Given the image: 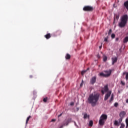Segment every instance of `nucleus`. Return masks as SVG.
Masks as SVG:
<instances>
[{"label":"nucleus","mask_w":128,"mask_h":128,"mask_svg":"<svg viewBox=\"0 0 128 128\" xmlns=\"http://www.w3.org/2000/svg\"><path fill=\"white\" fill-rule=\"evenodd\" d=\"M99 100L100 94H92L88 96V103L91 104L92 107H94L96 106Z\"/></svg>","instance_id":"obj_1"},{"label":"nucleus","mask_w":128,"mask_h":128,"mask_svg":"<svg viewBox=\"0 0 128 128\" xmlns=\"http://www.w3.org/2000/svg\"><path fill=\"white\" fill-rule=\"evenodd\" d=\"M128 22V16L127 14L123 15L120 19V22H118V26L121 28H124L126 26Z\"/></svg>","instance_id":"obj_2"},{"label":"nucleus","mask_w":128,"mask_h":128,"mask_svg":"<svg viewBox=\"0 0 128 128\" xmlns=\"http://www.w3.org/2000/svg\"><path fill=\"white\" fill-rule=\"evenodd\" d=\"M106 72H107V74H104L103 72H101L100 74V76H103L104 78H108L112 74V70H110L109 71H106Z\"/></svg>","instance_id":"obj_3"},{"label":"nucleus","mask_w":128,"mask_h":128,"mask_svg":"<svg viewBox=\"0 0 128 128\" xmlns=\"http://www.w3.org/2000/svg\"><path fill=\"white\" fill-rule=\"evenodd\" d=\"M84 12H92L94 10V7L91 6H85L83 8Z\"/></svg>","instance_id":"obj_4"},{"label":"nucleus","mask_w":128,"mask_h":128,"mask_svg":"<svg viewBox=\"0 0 128 128\" xmlns=\"http://www.w3.org/2000/svg\"><path fill=\"white\" fill-rule=\"evenodd\" d=\"M118 18H120V14H114V17L113 24H115L116 22H118Z\"/></svg>","instance_id":"obj_5"},{"label":"nucleus","mask_w":128,"mask_h":128,"mask_svg":"<svg viewBox=\"0 0 128 128\" xmlns=\"http://www.w3.org/2000/svg\"><path fill=\"white\" fill-rule=\"evenodd\" d=\"M96 82V76H94L92 77L90 80V84H94Z\"/></svg>","instance_id":"obj_6"},{"label":"nucleus","mask_w":128,"mask_h":128,"mask_svg":"<svg viewBox=\"0 0 128 128\" xmlns=\"http://www.w3.org/2000/svg\"><path fill=\"white\" fill-rule=\"evenodd\" d=\"M110 94H112V91L110 90L105 95L104 100H108V98L110 96Z\"/></svg>","instance_id":"obj_7"},{"label":"nucleus","mask_w":128,"mask_h":128,"mask_svg":"<svg viewBox=\"0 0 128 128\" xmlns=\"http://www.w3.org/2000/svg\"><path fill=\"white\" fill-rule=\"evenodd\" d=\"M100 119L106 122V120L108 119V116L106 114H102L100 116Z\"/></svg>","instance_id":"obj_8"},{"label":"nucleus","mask_w":128,"mask_h":128,"mask_svg":"<svg viewBox=\"0 0 128 128\" xmlns=\"http://www.w3.org/2000/svg\"><path fill=\"white\" fill-rule=\"evenodd\" d=\"M112 66H114V64H116V62H118V57L112 58Z\"/></svg>","instance_id":"obj_9"},{"label":"nucleus","mask_w":128,"mask_h":128,"mask_svg":"<svg viewBox=\"0 0 128 128\" xmlns=\"http://www.w3.org/2000/svg\"><path fill=\"white\" fill-rule=\"evenodd\" d=\"M126 113L124 111H122L120 112L119 116H120V118H124V116H126Z\"/></svg>","instance_id":"obj_10"},{"label":"nucleus","mask_w":128,"mask_h":128,"mask_svg":"<svg viewBox=\"0 0 128 128\" xmlns=\"http://www.w3.org/2000/svg\"><path fill=\"white\" fill-rule=\"evenodd\" d=\"M44 38H46V40H48L50 38H52V35L48 33L44 35Z\"/></svg>","instance_id":"obj_11"},{"label":"nucleus","mask_w":128,"mask_h":128,"mask_svg":"<svg viewBox=\"0 0 128 128\" xmlns=\"http://www.w3.org/2000/svg\"><path fill=\"white\" fill-rule=\"evenodd\" d=\"M106 121L100 118V120H99V124L100 126H104V122Z\"/></svg>","instance_id":"obj_12"},{"label":"nucleus","mask_w":128,"mask_h":128,"mask_svg":"<svg viewBox=\"0 0 128 128\" xmlns=\"http://www.w3.org/2000/svg\"><path fill=\"white\" fill-rule=\"evenodd\" d=\"M124 6L126 8V10H128V0L124 2Z\"/></svg>","instance_id":"obj_13"},{"label":"nucleus","mask_w":128,"mask_h":128,"mask_svg":"<svg viewBox=\"0 0 128 128\" xmlns=\"http://www.w3.org/2000/svg\"><path fill=\"white\" fill-rule=\"evenodd\" d=\"M88 70H90L89 68H88L86 70H82V72H81V74L82 76H84V74H86V72H88Z\"/></svg>","instance_id":"obj_14"},{"label":"nucleus","mask_w":128,"mask_h":128,"mask_svg":"<svg viewBox=\"0 0 128 128\" xmlns=\"http://www.w3.org/2000/svg\"><path fill=\"white\" fill-rule=\"evenodd\" d=\"M104 92H108V85H106L104 87Z\"/></svg>","instance_id":"obj_15"},{"label":"nucleus","mask_w":128,"mask_h":128,"mask_svg":"<svg viewBox=\"0 0 128 128\" xmlns=\"http://www.w3.org/2000/svg\"><path fill=\"white\" fill-rule=\"evenodd\" d=\"M65 58L66 60H70V55L68 54H67Z\"/></svg>","instance_id":"obj_16"},{"label":"nucleus","mask_w":128,"mask_h":128,"mask_svg":"<svg viewBox=\"0 0 128 128\" xmlns=\"http://www.w3.org/2000/svg\"><path fill=\"white\" fill-rule=\"evenodd\" d=\"M128 42V36H126V37L124 38V40H123V42H124V44H126V42Z\"/></svg>","instance_id":"obj_17"},{"label":"nucleus","mask_w":128,"mask_h":128,"mask_svg":"<svg viewBox=\"0 0 128 128\" xmlns=\"http://www.w3.org/2000/svg\"><path fill=\"white\" fill-rule=\"evenodd\" d=\"M126 74V80H128V72H124L123 73V74Z\"/></svg>","instance_id":"obj_18"},{"label":"nucleus","mask_w":128,"mask_h":128,"mask_svg":"<svg viewBox=\"0 0 128 128\" xmlns=\"http://www.w3.org/2000/svg\"><path fill=\"white\" fill-rule=\"evenodd\" d=\"M30 118H32V116H30L27 118L26 120V124L28 122V120H30Z\"/></svg>","instance_id":"obj_19"},{"label":"nucleus","mask_w":128,"mask_h":128,"mask_svg":"<svg viewBox=\"0 0 128 128\" xmlns=\"http://www.w3.org/2000/svg\"><path fill=\"white\" fill-rule=\"evenodd\" d=\"M92 124H94V122H92V120H90L89 122V126H92Z\"/></svg>","instance_id":"obj_20"},{"label":"nucleus","mask_w":128,"mask_h":128,"mask_svg":"<svg viewBox=\"0 0 128 128\" xmlns=\"http://www.w3.org/2000/svg\"><path fill=\"white\" fill-rule=\"evenodd\" d=\"M103 60L104 62H106V60H108V56H104V58H103Z\"/></svg>","instance_id":"obj_21"},{"label":"nucleus","mask_w":128,"mask_h":128,"mask_svg":"<svg viewBox=\"0 0 128 128\" xmlns=\"http://www.w3.org/2000/svg\"><path fill=\"white\" fill-rule=\"evenodd\" d=\"M122 118H122V117H120V118L118 120V123L119 124L122 123Z\"/></svg>","instance_id":"obj_22"},{"label":"nucleus","mask_w":128,"mask_h":128,"mask_svg":"<svg viewBox=\"0 0 128 128\" xmlns=\"http://www.w3.org/2000/svg\"><path fill=\"white\" fill-rule=\"evenodd\" d=\"M114 126H118V120H116L114 122Z\"/></svg>","instance_id":"obj_23"},{"label":"nucleus","mask_w":128,"mask_h":128,"mask_svg":"<svg viewBox=\"0 0 128 128\" xmlns=\"http://www.w3.org/2000/svg\"><path fill=\"white\" fill-rule=\"evenodd\" d=\"M43 102H48V97H46V98H44L43 99Z\"/></svg>","instance_id":"obj_24"},{"label":"nucleus","mask_w":128,"mask_h":128,"mask_svg":"<svg viewBox=\"0 0 128 128\" xmlns=\"http://www.w3.org/2000/svg\"><path fill=\"white\" fill-rule=\"evenodd\" d=\"M125 125L124 124L122 123L120 128H124Z\"/></svg>","instance_id":"obj_25"},{"label":"nucleus","mask_w":128,"mask_h":128,"mask_svg":"<svg viewBox=\"0 0 128 128\" xmlns=\"http://www.w3.org/2000/svg\"><path fill=\"white\" fill-rule=\"evenodd\" d=\"M111 38H116V34H112L111 35Z\"/></svg>","instance_id":"obj_26"},{"label":"nucleus","mask_w":128,"mask_h":128,"mask_svg":"<svg viewBox=\"0 0 128 128\" xmlns=\"http://www.w3.org/2000/svg\"><path fill=\"white\" fill-rule=\"evenodd\" d=\"M118 102L114 103V106H115L116 108H118Z\"/></svg>","instance_id":"obj_27"},{"label":"nucleus","mask_w":128,"mask_h":128,"mask_svg":"<svg viewBox=\"0 0 128 128\" xmlns=\"http://www.w3.org/2000/svg\"><path fill=\"white\" fill-rule=\"evenodd\" d=\"M108 36L104 38V42H108Z\"/></svg>","instance_id":"obj_28"},{"label":"nucleus","mask_w":128,"mask_h":128,"mask_svg":"<svg viewBox=\"0 0 128 128\" xmlns=\"http://www.w3.org/2000/svg\"><path fill=\"white\" fill-rule=\"evenodd\" d=\"M88 118V114H85L84 116V118Z\"/></svg>","instance_id":"obj_29"},{"label":"nucleus","mask_w":128,"mask_h":128,"mask_svg":"<svg viewBox=\"0 0 128 128\" xmlns=\"http://www.w3.org/2000/svg\"><path fill=\"white\" fill-rule=\"evenodd\" d=\"M64 124V126H68V121H66Z\"/></svg>","instance_id":"obj_30"},{"label":"nucleus","mask_w":128,"mask_h":128,"mask_svg":"<svg viewBox=\"0 0 128 128\" xmlns=\"http://www.w3.org/2000/svg\"><path fill=\"white\" fill-rule=\"evenodd\" d=\"M112 29H110L108 31V34H112Z\"/></svg>","instance_id":"obj_31"},{"label":"nucleus","mask_w":128,"mask_h":128,"mask_svg":"<svg viewBox=\"0 0 128 128\" xmlns=\"http://www.w3.org/2000/svg\"><path fill=\"white\" fill-rule=\"evenodd\" d=\"M112 100H114V98L112 97L110 98V99L109 100V102H112Z\"/></svg>","instance_id":"obj_32"},{"label":"nucleus","mask_w":128,"mask_h":128,"mask_svg":"<svg viewBox=\"0 0 128 128\" xmlns=\"http://www.w3.org/2000/svg\"><path fill=\"white\" fill-rule=\"evenodd\" d=\"M74 102H70V106H74Z\"/></svg>","instance_id":"obj_33"},{"label":"nucleus","mask_w":128,"mask_h":128,"mask_svg":"<svg viewBox=\"0 0 128 128\" xmlns=\"http://www.w3.org/2000/svg\"><path fill=\"white\" fill-rule=\"evenodd\" d=\"M121 84L122 86H124V84H126V83H124V82L121 81Z\"/></svg>","instance_id":"obj_34"},{"label":"nucleus","mask_w":128,"mask_h":128,"mask_svg":"<svg viewBox=\"0 0 128 128\" xmlns=\"http://www.w3.org/2000/svg\"><path fill=\"white\" fill-rule=\"evenodd\" d=\"M83 82H84V80H82V82L80 84V86H82Z\"/></svg>","instance_id":"obj_35"},{"label":"nucleus","mask_w":128,"mask_h":128,"mask_svg":"<svg viewBox=\"0 0 128 128\" xmlns=\"http://www.w3.org/2000/svg\"><path fill=\"white\" fill-rule=\"evenodd\" d=\"M51 122H56V119H52Z\"/></svg>","instance_id":"obj_36"},{"label":"nucleus","mask_w":128,"mask_h":128,"mask_svg":"<svg viewBox=\"0 0 128 128\" xmlns=\"http://www.w3.org/2000/svg\"><path fill=\"white\" fill-rule=\"evenodd\" d=\"M62 114H60V115L58 116V118H60V116H62Z\"/></svg>","instance_id":"obj_37"},{"label":"nucleus","mask_w":128,"mask_h":128,"mask_svg":"<svg viewBox=\"0 0 128 128\" xmlns=\"http://www.w3.org/2000/svg\"><path fill=\"white\" fill-rule=\"evenodd\" d=\"M30 78H33L32 75L30 76Z\"/></svg>","instance_id":"obj_38"},{"label":"nucleus","mask_w":128,"mask_h":128,"mask_svg":"<svg viewBox=\"0 0 128 128\" xmlns=\"http://www.w3.org/2000/svg\"><path fill=\"white\" fill-rule=\"evenodd\" d=\"M126 128H128V122H126Z\"/></svg>","instance_id":"obj_39"},{"label":"nucleus","mask_w":128,"mask_h":128,"mask_svg":"<svg viewBox=\"0 0 128 128\" xmlns=\"http://www.w3.org/2000/svg\"><path fill=\"white\" fill-rule=\"evenodd\" d=\"M64 125H62V126H60V128H64Z\"/></svg>","instance_id":"obj_40"},{"label":"nucleus","mask_w":128,"mask_h":128,"mask_svg":"<svg viewBox=\"0 0 128 128\" xmlns=\"http://www.w3.org/2000/svg\"><path fill=\"white\" fill-rule=\"evenodd\" d=\"M102 94H104V90H102Z\"/></svg>","instance_id":"obj_41"},{"label":"nucleus","mask_w":128,"mask_h":128,"mask_svg":"<svg viewBox=\"0 0 128 128\" xmlns=\"http://www.w3.org/2000/svg\"><path fill=\"white\" fill-rule=\"evenodd\" d=\"M111 98H114V94H112L111 95Z\"/></svg>","instance_id":"obj_42"},{"label":"nucleus","mask_w":128,"mask_h":128,"mask_svg":"<svg viewBox=\"0 0 128 128\" xmlns=\"http://www.w3.org/2000/svg\"><path fill=\"white\" fill-rule=\"evenodd\" d=\"M118 38H116V42H118Z\"/></svg>","instance_id":"obj_43"},{"label":"nucleus","mask_w":128,"mask_h":128,"mask_svg":"<svg viewBox=\"0 0 128 128\" xmlns=\"http://www.w3.org/2000/svg\"><path fill=\"white\" fill-rule=\"evenodd\" d=\"M126 104H128V99H127V100H126Z\"/></svg>","instance_id":"obj_44"},{"label":"nucleus","mask_w":128,"mask_h":128,"mask_svg":"<svg viewBox=\"0 0 128 128\" xmlns=\"http://www.w3.org/2000/svg\"><path fill=\"white\" fill-rule=\"evenodd\" d=\"M102 48V46H99V48L100 49V48Z\"/></svg>","instance_id":"obj_45"},{"label":"nucleus","mask_w":128,"mask_h":128,"mask_svg":"<svg viewBox=\"0 0 128 128\" xmlns=\"http://www.w3.org/2000/svg\"><path fill=\"white\" fill-rule=\"evenodd\" d=\"M61 32L60 31H59V34H60Z\"/></svg>","instance_id":"obj_46"},{"label":"nucleus","mask_w":128,"mask_h":128,"mask_svg":"<svg viewBox=\"0 0 128 128\" xmlns=\"http://www.w3.org/2000/svg\"><path fill=\"white\" fill-rule=\"evenodd\" d=\"M78 110V108H77Z\"/></svg>","instance_id":"obj_47"}]
</instances>
